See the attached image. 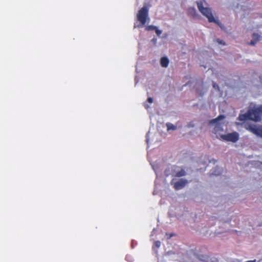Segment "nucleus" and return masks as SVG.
Segmentation results:
<instances>
[{
  "instance_id": "39448f33",
  "label": "nucleus",
  "mask_w": 262,
  "mask_h": 262,
  "mask_svg": "<svg viewBox=\"0 0 262 262\" xmlns=\"http://www.w3.org/2000/svg\"><path fill=\"white\" fill-rule=\"evenodd\" d=\"M245 128L248 131L262 138V125L256 126L253 124H248Z\"/></svg>"
},
{
  "instance_id": "6e6552de",
  "label": "nucleus",
  "mask_w": 262,
  "mask_h": 262,
  "mask_svg": "<svg viewBox=\"0 0 262 262\" xmlns=\"http://www.w3.org/2000/svg\"><path fill=\"white\" fill-rule=\"evenodd\" d=\"M169 63V60L167 57H162L160 59L161 66L163 68L167 67Z\"/></svg>"
},
{
  "instance_id": "f03ea898",
  "label": "nucleus",
  "mask_w": 262,
  "mask_h": 262,
  "mask_svg": "<svg viewBox=\"0 0 262 262\" xmlns=\"http://www.w3.org/2000/svg\"><path fill=\"white\" fill-rule=\"evenodd\" d=\"M198 7L200 12L205 16L210 23H215L220 25L219 22L214 18L211 10L209 8L204 7L202 1L197 2Z\"/></svg>"
},
{
  "instance_id": "aec40b11",
  "label": "nucleus",
  "mask_w": 262,
  "mask_h": 262,
  "mask_svg": "<svg viewBox=\"0 0 262 262\" xmlns=\"http://www.w3.org/2000/svg\"><path fill=\"white\" fill-rule=\"evenodd\" d=\"M213 86L214 88H216V87H217L218 89H219V86L216 84L214 82H213Z\"/></svg>"
},
{
  "instance_id": "f257e3e1",
  "label": "nucleus",
  "mask_w": 262,
  "mask_h": 262,
  "mask_svg": "<svg viewBox=\"0 0 262 262\" xmlns=\"http://www.w3.org/2000/svg\"><path fill=\"white\" fill-rule=\"evenodd\" d=\"M237 120L241 121L251 120L255 122L262 120V105L249 107L245 114H239Z\"/></svg>"
},
{
  "instance_id": "dca6fc26",
  "label": "nucleus",
  "mask_w": 262,
  "mask_h": 262,
  "mask_svg": "<svg viewBox=\"0 0 262 262\" xmlns=\"http://www.w3.org/2000/svg\"><path fill=\"white\" fill-rule=\"evenodd\" d=\"M155 32H156V34L158 35V36H160L161 34H162V31L158 29V28L157 27V29H156L155 30Z\"/></svg>"
},
{
  "instance_id": "f3484780",
  "label": "nucleus",
  "mask_w": 262,
  "mask_h": 262,
  "mask_svg": "<svg viewBox=\"0 0 262 262\" xmlns=\"http://www.w3.org/2000/svg\"><path fill=\"white\" fill-rule=\"evenodd\" d=\"M256 40H251V41L249 43V45L251 46H254L256 44Z\"/></svg>"
},
{
  "instance_id": "1a4fd4ad",
  "label": "nucleus",
  "mask_w": 262,
  "mask_h": 262,
  "mask_svg": "<svg viewBox=\"0 0 262 262\" xmlns=\"http://www.w3.org/2000/svg\"><path fill=\"white\" fill-rule=\"evenodd\" d=\"M222 172L221 169L219 167H215L211 170V175L219 176Z\"/></svg>"
},
{
  "instance_id": "412c9836",
  "label": "nucleus",
  "mask_w": 262,
  "mask_h": 262,
  "mask_svg": "<svg viewBox=\"0 0 262 262\" xmlns=\"http://www.w3.org/2000/svg\"><path fill=\"white\" fill-rule=\"evenodd\" d=\"M217 42H219L220 43H223V45H225V43H223L222 41L220 40L219 39H217Z\"/></svg>"
},
{
  "instance_id": "6ab92c4d",
  "label": "nucleus",
  "mask_w": 262,
  "mask_h": 262,
  "mask_svg": "<svg viewBox=\"0 0 262 262\" xmlns=\"http://www.w3.org/2000/svg\"><path fill=\"white\" fill-rule=\"evenodd\" d=\"M144 106L146 109H148L149 108V106L146 103V102H145L144 103Z\"/></svg>"
},
{
  "instance_id": "4468645a",
  "label": "nucleus",
  "mask_w": 262,
  "mask_h": 262,
  "mask_svg": "<svg viewBox=\"0 0 262 262\" xmlns=\"http://www.w3.org/2000/svg\"><path fill=\"white\" fill-rule=\"evenodd\" d=\"M252 37L254 39V40H255L256 41L258 40L260 37L258 34L256 33H254L252 35Z\"/></svg>"
},
{
  "instance_id": "0eeeda50",
  "label": "nucleus",
  "mask_w": 262,
  "mask_h": 262,
  "mask_svg": "<svg viewBox=\"0 0 262 262\" xmlns=\"http://www.w3.org/2000/svg\"><path fill=\"white\" fill-rule=\"evenodd\" d=\"M187 183L188 181L183 179H181L176 182H174L173 180L171 182V184L173 185V187L176 190H178L184 188Z\"/></svg>"
},
{
  "instance_id": "2eb2a0df",
  "label": "nucleus",
  "mask_w": 262,
  "mask_h": 262,
  "mask_svg": "<svg viewBox=\"0 0 262 262\" xmlns=\"http://www.w3.org/2000/svg\"><path fill=\"white\" fill-rule=\"evenodd\" d=\"M161 246V242L159 241H156L154 243V246H155L156 248H158Z\"/></svg>"
},
{
  "instance_id": "a211bd4d",
  "label": "nucleus",
  "mask_w": 262,
  "mask_h": 262,
  "mask_svg": "<svg viewBox=\"0 0 262 262\" xmlns=\"http://www.w3.org/2000/svg\"><path fill=\"white\" fill-rule=\"evenodd\" d=\"M147 101L149 103H152L153 102V99L151 97H148L147 99Z\"/></svg>"
},
{
  "instance_id": "ddd939ff",
  "label": "nucleus",
  "mask_w": 262,
  "mask_h": 262,
  "mask_svg": "<svg viewBox=\"0 0 262 262\" xmlns=\"http://www.w3.org/2000/svg\"><path fill=\"white\" fill-rule=\"evenodd\" d=\"M156 29H157V27L152 25L146 26L145 28V30L146 31H155Z\"/></svg>"
},
{
  "instance_id": "9d476101",
  "label": "nucleus",
  "mask_w": 262,
  "mask_h": 262,
  "mask_svg": "<svg viewBox=\"0 0 262 262\" xmlns=\"http://www.w3.org/2000/svg\"><path fill=\"white\" fill-rule=\"evenodd\" d=\"M186 174V172L184 169H182L180 171L177 172L176 174L175 177H181L183 176H185Z\"/></svg>"
},
{
  "instance_id": "423d86ee",
  "label": "nucleus",
  "mask_w": 262,
  "mask_h": 262,
  "mask_svg": "<svg viewBox=\"0 0 262 262\" xmlns=\"http://www.w3.org/2000/svg\"><path fill=\"white\" fill-rule=\"evenodd\" d=\"M220 139L223 141L235 143L239 139V134L237 132H234L226 135H222L220 136Z\"/></svg>"
},
{
  "instance_id": "9b49d317",
  "label": "nucleus",
  "mask_w": 262,
  "mask_h": 262,
  "mask_svg": "<svg viewBox=\"0 0 262 262\" xmlns=\"http://www.w3.org/2000/svg\"><path fill=\"white\" fill-rule=\"evenodd\" d=\"M196 10L194 8H190L188 9V14L189 15L194 17L196 15Z\"/></svg>"
},
{
  "instance_id": "f8f14e48",
  "label": "nucleus",
  "mask_w": 262,
  "mask_h": 262,
  "mask_svg": "<svg viewBox=\"0 0 262 262\" xmlns=\"http://www.w3.org/2000/svg\"><path fill=\"white\" fill-rule=\"evenodd\" d=\"M166 126L167 127V130H175L177 128V127L174 126L173 124L170 123H166Z\"/></svg>"
},
{
  "instance_id": "7ed1b4c3",
  "label": "nucleus",
  "mask_w": 262,
  "mask_h": 262,
  "mask_svg": "<svg viewBox=\"0 0 262 262\" xmlns=\"http://www.w3.org/2000/svg\"><path fill=\"white\" fill-rule=\"evenodd\" d=\"M225 118V116L223 115H219L217 118L212 119L209 121V124H215V127L214 128L213 133L215 134H217L223 131V124L220 122V121L224 119Z\"/></svg>"
},
{
  "instance_id": "20e7f679",
  "label": "nucleus",
  "mask_w": 262,
  "mask_h": 262,
  "mask_svg": "<svg viewBox=\"0 0 262 262\" xmlns=\"http://www.w3.org/2000/svg\"><path fill=\"white\" fill-rule=\"evenodd\" d=\"M148 15V9L146 6H144L139 11L137 17L138 21L142 26H144L146 23V19Z\"/></svg>"
}]
</instances>
